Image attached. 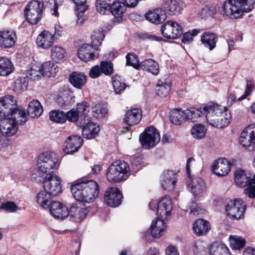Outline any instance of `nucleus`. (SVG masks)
Listing matches in <instances>:
<instances>
[{"label":"nucleus","instance_id":"nucleus-1","mask_svg":"<svg viewBox=\"0 0 255 255\" xmlns=\"http://www.w3.org/2000/svg\"><path fill=\"white\" fill-rule=\"evenodd\" d=\"M206 114L207 123L211 126L218 128H223L230 123V113L225 107L214 102H209L203 108Z\"/></svg>","mask_w":255,"mask_h":255},{"label":"nucleus","instance_id":"nucleus-2","mask_svg":"<svg viewBox=\"0 0 255 255\" xmlns=\"http://www.w3.org/2000/svg\"><path fill=\"white\" fill-rule=\"evenodd\" d=\"M255 3V0H228L224 3L217 4L216 10L222 15H227L232 19L240 17L243 12L251 11Z\"/></svg>","mask_w":255,"mask_h":255},{"label":"nucleus","instance_id":"nucleus-3","mask_svg":"<svg viewBox=\"0 0 255 255\" xmlns=\"http://www.w3.org/2000/svg\"><path fill=\"white\" fill-rule=\"evenodd\" d=\"M71 191L77 201L86 203L93 202L99 193L98 185L93 180L72 185Z\"/></svg>","mask_w":255,"mask_h":255},{"label":"nucleus","instance_id":"nucleus-4","mask_svg":"<svg viewBox=\"0 0 255 255\" xmlns=\"http://www.w3.org/2000/svg\"><path fill=\"white\" fill-rule=\"evenodd\" d=\"M58 160L54 152H46L40 154L37 161L38 170L33 171L32 178L37 182H41L44 176L53 174L58 167Z\"/></svg>","mask_w":255,"mask_h":255},{"label":"nucleus","instance_id":"nucleus-5","mask_svg":"<svg viewBox=\"0 0 255 255\" xmlns=\"http://www.w3.org/2000/svg\"><path fill=\"white\" fill-rule=\"evenodd\" d=\"M129 171L128 164L122 161H118L111 165L107 172L108 180L111 183H118L128 177Z\"/></svg>","mask_w":255,"mask_h":255},{"label":"nucleus","instance_id":"nucleus-6","mask_svg":"<svg viewBox=\"0 0 255 255\" xmlns=\"http://www.w3.org/2000/svg\"><path fill=\"white\" fill-rule=\"evenodd\" d=\"M44 4L37 0L30 1L24 8V16L26 20L31 24L37 23L41 19Z\"/></svg>","mask_w":255,"mask_h":255},{"label":"nucleus","instance_id":"nucleus-7","mask_svg":"<svg viewBox=\"0 0 255 255\" xmlns=\"http://www.w3.org/2000/svg\"><path fill=\"white\" fill-rule=\"evenodd\" d=\"M157 215L161 218L167 219L171 216L172 210V202L169 196H165L162 198L157 203L154 201H151L149 204L151 210H154L156 207Z\"/></svg>","mask_w":255,"mask_h":255},{"label":"nucleus","instance_id":"nucleus-8","mask_svg":"<svg viewBox=\"0 0 255 255\" xmlns=\"http://www.w3.org/2000/svg\"><path fill=\"white\" fill-rule=\"evenodd\" d=\"M160 139L158 131L152 126L146 128L139 136V141L143 147L145 149L153 147L159 142Z\"/></svg>","mask_w":255,"mask_h":255},{"label":"nucleus","instance_id":"nucleus-9","mask_svg":"<svg viewBox=\"0 0 255 255\" xmlns=\"http://www.w3.org/2000/svg\"><path fill=\"white\" fill-rule=\"evenodd\" d=\"M246 208V204L242 199H235L228 203L226 211L231 219H240L243 216Z\"/></svg>","mask_w":255,"mask_h":255},{"label":"nucleus","instance_id":"nucleus-10","mask_svg":"<svg viewBox=\"0 0 255 255\" xmlns=\"http://www.w3.org/2000/svg\"><path fill=\"white\" fill-rule=\"evenodd\" d=\"M161 31L162 35L168 39H177L183 33L182 26L173 20L165 22L161 26Z\"/></svg>","mask_w":255,"mask_h":255},{"label":"nucleus","instance_id":"nucleus-11","mask_svg":"<svg viewBox=\"0 0 255 255\" xmlns=\"http://www.w3.org/2000/svg\"><path fill=\"white\" fill-rule=\"evenodd\" d=\"M43 187L44 190L52 196H56L62 191L60 178L55 174H50L44 176Z\"/></svg>","mask_w":255,"mask_h":255},{"label":"nucleus","instance_id":"nucleus-12","mask_svg":"<svg viewBox=\"0 0 255 255\" xmlns=\"http://www.w3.org/2000/svg\"><path fill=\"white\" fill-rule=\"evenodd\" d=\"M239 142L245 149L250 151H255V131L251 128H246L240 134Z\"/></svg>","mask_w":255,"mask_h":255},{"label":"nucleus","instance_id":"nucleus-13","mask_svg":"<svg viewBox=\"0 0 255 255\" xmlns=\"http://www.w3.org/2000/svg\"><path fill=\"white\" fill-rule=\"evenodd\" d=\"M90 207L82 206L80 203L73 204L69 210L70 220L75 223H80L85 219L90 210Z\"/></svg>","mask_w":255,"mask_h":255},{"label":"nucleus","instance_id":"nucleus-14","mask_svg":"<svg viewBox=\"0 0 255 255\" xmlns=\"http://www.w3.org/2000/svg\"><path fill=\"white\" fill-rule=\"evenodd\" d=\"M123 195L117 187H111L107 189L104 195V201L109 206L116 207L122 203Z\"/></svg>","mask_w":255,"mask_h":255},{"label":"nucleus","instance_id":"nucleus-15","mask_svg":"<svg viewBox=\"0 0 255 255\" xmlns=\"http://www.w3.org/2000/svg\"><path fill=\"white\" fill-rule=\"evenodd\" d=\"M189 188L194 196L200 197L205 193L206 184L201 178L194 177L191 178L189 182Z\"/></svg>","mask_w":255,"mask_h":255},{"label":"nucleus","instance_id":"nucleus-16","mask_svg":"<svg viewBox=\"0 0 255 255\" xmlns=\"http://www.w3.org/2000/svg\"><path fill=\"white\" fill-rule=\"evenodd\" d=\"M48 208L51 215L56 219L64 220L69 216L67 207L59 201H52Z\"/></svg>","mask_w":255,"mask_h":255},{"label":"nucleus","instance_id":"nucleus-17","mask_svg":"<svg viewBox=\"0 0 255 255\" xmlns=\"http://www.w3.org/2000/svg\"><path fill=\"white\" fill-rule=\"evenodd\" d=\"M141 111L139 109H133L128 111L125 115L124 121L128 125V126L124 128L122 132L125 133L126 130L130 129L131 126L138 124L141 120Z\"/></svg>","mask_w":255,"mask_h":255},{"label":"nucleus","instance_id":"nucleus-18","mask_svg":"<svg viewBox=\"0 0 255 255\" xmlns=\"http://www.w3.org/2000/svg\"><path fill=\"white\" fill-rule=\"evenodd\" d=\"M161 6L164 11L171 15H176L180 13L185 4L181 0H165Z\"/></svg>","mask_w":255,"mask_h":255},{"label":"nucleus","instance_id":"nucleus-19","mask_svg":"<svg viewBox=\"0 0 255 255\" xmlns=\"http://www.w3.org/2000/svg\"><path fill=\"white\" fill-rule=\"evenodd\" d=\"M234 164V161L231 163L226 158H220L214 162L213 170L217 175L224 176L228 174L231 170V166Z\"/></svg>","mask_w":255,"mask_h":255},{"label":"nucleus","instance_id":"nucleus-20","mask_svg":"<svg viewBox=\"0 0 255 255\" xmlns=\"http://www.w3.org/2000/svg\"><path fill=\"white\" fill-rule=\"evenodd\" d=\"M17 124L8 117H1V133L7 137H10L17 132Z\"/></svg>","mask_w":255,"mask_h":255},{"label":"nucleus","instance_id":"nucleus-21","mask_svg":"<svg viewBox=\"0 0 255 255\" xmlns=\"http://www.w3.org/2000/svg\"><path fill=\"white\" fill-rule=\"evenodd\" d=\"M83 140L80 136H69L64 142L63 150L66 153H71L77 151L82 145Z\"/></svg>","mask_w":255,"mask_h":255},{"label":"nucleus","instance_id":"nucleus-22","mask_svg":"<svg viewBox=\"0 0 255 255\" xmlns=\"http://www.w3.org/2000/svg\"><path fill=\"white\" fill-rule=\"evenodd\" d=\"M16 106V101L13 96L7 95L1 98V117H7V115Z\"/></svg>","mask_w":255,"mask_h":255},{"label":"nucleus","instance_id":"nucleus-23","mask_svg":"<svg viewBox=\"0 0 255 255\" xmlns=\"http://www.w3.org/2000/svg\"><path fill=\"white\" fill-rule=\"evenodd\" d=\"M55 40L53 34L47 30H43L38 35L36 43L39 47L48 49L52 46Z\"/></svg>","mask_w":255,"mask_h":255},{"label":"nucleus","instance_id":"nucleus-24","mask_svg":"<svg viewBox=\"0 0 255 255\" xmlns=\"http://www.w3.org/2000/svg\"><path fill=\"white\" fill-rule=\"evenodd\" d=\"M176 174L172 171H164L161 176V184L164 190L171 191L174 189L177 181Z\"/></svg>","mask_w":255,"mask_h":255},{"label":"nucleus","instance_id":"nucleus-25","mask_svg":"<svg viewBox=\"0 0 255 255\" xmlns=\"http://www.w3.org/2000/svg\"><path fill=\"white\" fill-rule=\"evenodd\" d=\"M218 38L219 36L216 33L205 31L201 35L200 41L205 48L212 51L216 47Z\"/></svg>","mask_w":255,"mask_h":255},{"label":"nucleus","instance_id":"nucleus-26","mask_svg":"<svg viewBox=\"0 0 255 255\" xmlns=\"http://www.w3.org/2000/svg\"><path fill=\"white\" fill-rule=\"evenodd\" d=\"M94 47L90 44H84L78 50V55L84 61H88L98 57L99 54L94 52Z\"/></svg>","mask_w":255,"mask_h":255},{"label":"nucleus","instance_id":"nucleus-27","mask_svg":"<svg viewBox=\"0 0 255 255\" xmlns=\"http://www.w3.org/2000/svg\"><path fill=\"white\" fill-rule=\"evenodd\" d=\"M255 180V174L253 177L251 175L242 169H238L235 172V181L237 185L245 187Z\"/></svg>","mask_w":255,"mask_h":255},{"label":"nucleus","instance_id":"nucleus-28","mask_svg":"<svg viewBox=\"0 0 255 255\" xmlns=\"http://www.w3.org/2000/svg\"><path fill=\"white\" fill-rule=\"evenodd\" d=\"M145 18L154 24H159L166 18V14L161 8H156L150 10L145 15Z\"/></svg>","mask_w":255,"mask_h":255},{"label":"nucleus","instance_id":"nucleus-29","mask_svg":"<svg viewBox=\"0 0 255 255\" xmlns=\"http://www.w3.org/2000/svg\"><path fill=\"white\" fill-rule=\"evenodd\" d=\"M7 117L10 118L17 125H23L28 120L25 111L20 107H18L17 106L14 110L7 115Z\"/></svg>","mask_w":255,"mask_h":255},{"label":"nucleus","instance_id":"nucleus-30","mask_svg":"<svg viewBox=\"0 0 255 255\" xmlns=\"http://www.w3.org/2000/svg\"><path fill=\"white\" fill-rule=\"evenodd\" d=\"M16 40V35L12 30L1 31V47L9 48L12 47Z\"/></svg>","mask_w":255,"mask_h":255},{"label":"nucleus","instance_id":"nucleus-31","mask_svg":"<svg viewBox=\"0 0 255 255\" xmlns=\"http://www.w3.org/2000/svg\"><path fill=\"white\" fill-rule=\"evenodd\" d=\"M210 229L209 222L202 219L197 220L193 226L194 232L198 236L206 235Z\"/></svg>","mask_w":255,"mask_h":255},{"label":"nucleus","instance_id":"nucleus-32","mask_svg":"<svg viewBox=\"0 0 255 255\" xmlns=\"http://www.w3.org/2000/svg\"><path fill=\"white\" fill-rule=\"evenodd\" d=\"M150 232L153 238H159L163 234L165 229L163 218L158 217L150 226Z\"/></svg>","mask_w":255,"mask_h":255},{"label":"nucleus","instance_id":"nucleus-33","mask_svg":"<svg viewBox=\"0 0 255 255\" xmlns=\"http://www.w3.org/2000/svg\"><path fill=\"white\" fill-rule=\"evenodd\" d=\"M69 82L75 88L81 89L86 82V76L84 73L73 72L69 76Z\"/></svg>","mask_w":255,"mask_h":255},{"label":"nucleus","instance_id":"nucleus-34","mask_svg":"<svg viewBox=\"0 0 255 255\" xmlns=\"http://www.w3.org/2000/svg\"><path fill=\"white\" fill-rule=\"evenodd\" d=\"M100 130V127L93 122H88L83 126L82 134L87 138H94Z\"/></svg>","mask_w":255,"mask_h":255},{"label":"nucleus","instance_id":"nucleus-35","mask_svg":"<svg viewBox=\"0 0 255 255\" xmlns=\"http://www.w3.org/2000/svg\"><path fill=\"white\" fill-rule=\"evenodd\" d=\"M43 109L40 102L33 100L29 103L27 112L28 115L32 118L39 117L42 113Z\"/></svg>","mask_w":255,"mask_h":255},{"label":"nucleus","instance_id":"nucleus-36","mask_svg":"<svg viewBox=\"0 0 255 255\" xmlns=\"http://www.w3.org/2000/svg\"><path fill=\"white\" fill-rule=\"evenodd\" d=\"M140 68L148 71L154 75H157L159 71L158 63L152 59H145L140 62Z\"/></svg>","mask_w":255,"mask_h":255},{"label":"nucleus","instance_id":"nucleus-37","mask_svg":"<svg viewBox=\"0 0 255 255\" xmlns=\"http://www.w3.org/2000/svg\"><path fill=\"white\" fill-rule=\"evenodd\" d=\"M209 255H230V252L225 245L216 242L210 246Z\"/></svg>","mask_w":255,"mask_h":255},{"label":"nucleus","instance_id":"nucleus-38","mask_svg":"<svg viewBox=\"0 0 255 255\" xmlns=\"http://www.w3.org/2000/svg\"><path fill=\"white\" fill-rule=\"evenodd\" d=\"M42 75L48 77H54L59 70L57 65L53 61H48L41 66Z\"/></svg>","mask_w":255,"mask_h":255},{"label":"nucleus","instance_id":"nucleus-39","mask_svg":"<svg viewBox=\"0 0 255 255\" xmlns=\"http://www.w3.org/2000/svg\"><path fill=\"white\" fill-rule=\"evenodd\" d=\"M66 52L61 46L55 45L51 49L50 56L53 61L56 63L61 62L65 57Z\"/></svg>","mask_w":255,"mask_h":255},{"label":"nucleus","instance_id":"nucleus-40","mask_svg":"<svg viewBox=\"0 0 255 255\" xmlns=\"http://www.w3.org/2000/svg\"><path fill=\"white\" fill-rule=\"evenodd\" d=\"M170 121L175 125H180L186 121L184 111L181 109H174L170 112Z\"/></svg>","mask_w":255,"mask_h":255},{"label":"nucleus","instance_id":"nucleus-41","mask_svg":"<svg viewBox=\"0 0 255 255\" xmlns=\"http://www.w3.org/2000/svg\"><path fill=\"white\" fill-rule=\"evenodd\" d=\"M14 70V66L11 61L5 57H1V76H7Z\"/></svg>","mask_w":255,"mask_h":255},{"label":"nucleus","instance_id":"nucleus-42","mask_svg":"<svg viewBox=\"0 0 255 255\" xmlns=\"http://www.w3.org/2000/svg\"><path fill=\"white\" fill-rule=\"evenodd\" d=\"M51 195L45 190L39 192L37 195V201L43 208L47 209L50 206Z\"/></svg>","mask_w":255,"mask_h":255},{"label":"nucleus","instance_id":"nucleus-43","mask_svg":"<svg viewBox=\"0 0 255 255\" xmlns=\"http://www.w3.org/2000/svg\"><path fill=\"white\" fill-rule=\"evenodd\" d=\"M104 38L105 35L102 31L99 30H96L93 32L91 36V44L90 45L94 47L95 50H99V47Z\"/></svg>","mask_w":255,"mask_h":255},{"label":"nucleus","instance_id":"nucleus-44","mask_svg":"<svg viewBox=\"0 0 255 255\" xmlns=\"http://www.w3.org/2000/svg\"><path fill=\"white\" fill-rule=\"evenodd\" d=\"M184 114H185L186 121L194 122L197 121V120L201 117L202 111L201 108H190L184 110Z\"/></svg>","mask_w":255,"mask_h":255},{"label":"nucleus","instance_id":"nucleus-45","mask_svg":"<svg viewBox=\"0 0 255 255\" xmlns=\"http://www.w3.org/2000/svg\"><path fill=\"white\" fill-rule=\"evenodd\" d=\"M28 85V79L24 77H19L15 80L12 84L14 92L20 93L27 89Z\"/></svg>","mask_w":255,"mask_h":255},{"label":"nucleus","instance_id":"nucleus-46","mask_svg":"<svg viewBox=\"0 0 255 255\" xmlns=\"http://www.w3.org/2000/svg\"><path fill=\"white\" fill-rule=\"evenodd\" d=\"M230 247L233 250H240L246 245L245 239L241 236H231L230 237Z\"/></svg>","mask_w":255,"mask_h":255},{"label":"nucleus","instance_id":"nucleus-47","mask_svg":"<svg viewBox=\"0 0 255 255\" xmlns=\"http://www.w3.org/2000/svg\"><path fill=\"white\" fill-rule=\"evenodd\" d=\"M42 75L41 66L32 65L30 68L27 70L26 76L33 80H38Z\"/></svg>","mask_w":255,"mask_h":255},{"label":"nucleus","instance_id":"nucleus-48","mask_svg":"<svg viewBox=\"0 0 255 255\" xmlns=\"http://www.w3.org/2000/svg\"><path fill=\"white\" fill-rule=\"evenodd\" d=\"M206 132V128L204 125H195L191 129V134L193 138L200 139L203 138Z\"/></svg>","mask_w":255,"mask_h":255},{"label":"nucleus","instance_id":"nucleus-49","mask_svg":"<svg viewBox=\"0 0 255 255\" xmlns=\"http://www.w3.org/2000/svg\"><path fill=\"white\" fill-rule=\"evenodd\" d=\"M112 79L113 88L116 94L120 93L126 89V84L120 76L116 75Z\"/></svg>","mask_w":255,"mask_h":255},{"label":"nucleus","instance_id":"nucleus-50","mask_svg":"<svg viewBox=\"0 0 255 255\" xmlns=\"http://www.w3.org/2000/svg\"><path fill=\"white\" fill-rule=\"evenodd\" d=\"M126 10V6L124 2L116 1L110 5V12L115 16L122 14Z\"/></svg>","mask_w":255,"mask_h":255},{"label":"nucleus","instance_id":"nucleus-51","mask_svg":"<svg viewBox=\"0 0 255 255\" xmlns=\"http://www.w3.org/2000/svg\"><path fill=\"white\" fill-rule=\"evenodd\" d=\"M170 83L159 82L156 86V93L160 97H166L170 90Z\"/></svg>","mask_w":255,"mask_h":255},{"label":"nucleus","instance_id":"nucleus-52","mask_svg":"<svg viewBox=\"0 0 255 255\" xmlns=\"http://www.w3.org/2000/svg\"><path fill=\"white\" fill-rule=\"evenodd\" d=\"M49 119L56 123H63L66 122L65 113L59 110L51 111L49 113Z\"/></svg>","mask_w":255,"mask_h":255},{"label":"nucleus","instance_id":"nucleus-53","mask_svg":"<svg viewBox=\"0 0 255 255\" xmlns=\"http://www.w3.org/2000/svg\"><path fill=\"white\" fill-rule=\"evenodd\" d=\"M126 59L127 65L131 66L136 69H138L139 68H140V63H139L138 57L135 54H128L126 56Z\"/></svg>","mask_w":255,"mask_h":255},{"label":"nucleus","instance_id":"nucleus-54","mask_svg":"<svg viewBox=\"0 0 255 255\" xmlns=\"http://www.w3.org/2000/svg\"><path fill=\"white\" fill-rule=\"evenodd\" d=\"M1 209L9 213H15L17 211L20 210L21 208L18 207L13 202L7 201L1 204Z\"/></svg>","mask_w":255,"mask_h":255},{"label":"nucleus","instance_id":"nucleus-55","mask_svg":"<svg viewBox=\"0 0 255 255\" xmlns=\"http://www.w3.org/2000/svg\"><path fill=\"white\" fill-rule=\"evenodd\" d=\"M110 5L105 0H97L96 7L97 11L101 14H105L110 10Z\"/></svg>","mask_w":255,"mask_h":255},{"label":"nucleus","instance_id":"nucleus-56","mask_svg":"<svg viewBox=\"0 0 255 255\" xmlns=\"http://www.w3.org/2000/svg\"><path fill=\"white\" fill-rule=\"evenodd\" d=\"M200 29H193L189 30L183 34L182 42L184 43H188L191 42L193 37L196 36L200 32Z\"/></svg>","mask_w":255,"mask_h":255},{"label":"nucleus","instance_id":"nucleus-57","mask_svg":"<svg viewBox=\"0 0 255 255\" xmlns=\"http://www.w3.org/2000/svg\"><path fill=\"white\" fill-rule=\"evenodd\" d=\"M94 116L97 118H101L105 116L108 112L107 109L100 105H97L92 108Z\"/></svg>","mask_w":255,"mask_h":255},{"label":"nucleus","instance_id":"nucleus-58","mask_svg":"<svg viewBox=\"0 0 255 255\" xmlns=\"http://www.w3.org/2000/svg\"><path fill=\"white\" fill-rule=\"evenodd\" d=\"M100 67L102 73L105 75H110L113 72V65L110 62L102 61Z\"/></svg>","mask_w":255,"mask_h":255},{"label":"nucleus","instance_id":"nucleus-59","mask_svg":"<svg viewBox=\"0 0 255 255\" xmlns=\"http://www.w3.org/2000/svg\"><path fill=\"white\" fill-rule=\"evenodd\" d=\"M217 5L215 7V11L213 10V7H210L207 5H205L199 12V14L202 17H205L208 16H210L213 14L214 13L218 12V9L217 11L216 10V7H217Z\"/></svg>","mask_w":255,"mask_h":255},{"label":"nucleus","instance_id":"nucleus-60","mask_svg":"<svg viewBox=\"0 0 255 255\" xmlns=\"http://www.w3.org/2000/svg\"><path fill=\"white\" fill-rule=\"evenodd\" d=\"M246 186L247 187L244 190L246 195L250 198H255V180Z\"/></svg>","mask_w":255,"mask_h":255},{"label":"nucleus","instance_id":"nucleus-61","mask_svg":"<svg viewBox=\"0 0 255 255\" xmlns=\"http://www.w3.org/2000/svg\"><path fill=\"white\" fill-rule=\"evenodd\" d=\"M65 115L66 116V121L68 120L71 122L77 121L79 118L78 112L74 109L71 110L66 113H65Z\"/></svg>","mask_w":255,"mask_h":255},{"label":"nucleus","instance_id":"nucleus-62","mask_svg":"<svg viewBox=\"0 0 255 255\" xmlns=\"http://www.w3.org/2000/svg\"><path fill=\"white\" fill-rule=\"evenodd\" d=\"M253 83L251 80H247V86L244 94L242 96L239 97L238 101H242V100L245 99L247 96L251 95L253 89Z\"/></svg>","mask_w":255,"mask_h":255},{"label":"nucleus","instance_id":"nucleus-63","mask_svg":"<svg viewBox=\"0 0 255 255\" xmlns=\"http://www.w3.org/2000/svg\"><path fill=\"white\" fill-rule=\"evenodd\" d=\"M103 73L101 67L98 65L93 67L90 70L89 75L92 78H96Z\"/></svg>","mask_w":255,"mask_h":255},{"label":"nucleus","instance_id":"nucleus-64","mask_svg":"<svg viewBox=\"0 0 255 255\" xmlns=\"http://www.w3.org/2000/svg\"><path fill=\"white\" fill-rule=\"evenodd\" d=\"M87 108L88 105L87 102H82V103H79L77 105V112L78 114L80 113L85 116L89 111L87 110Z\"/></svg>","mask_w":255,"mask_h":255}]
</instances>
